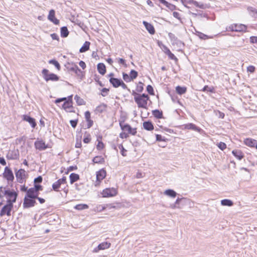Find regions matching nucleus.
I'll return each mask as SVG.
<instances>
[{"label": "nucleus", "mask_w": 257, "mask_h": 257, "mask_svg": "<svg viewBox=\"0 0 257 257\" xmlns=\"http://www.w3.org/2000/svg\"><path fill=\"white\" fill-rule=\"evenodd\" d=\"M106 176V172L102 169L96 173V182L95 184V186H97L99 185V182L102 180Z\"/></svg>", "instance_id": "4468645a"}, {"label": "nucleus", "mask_w": 257, "mask_h": 257, "mask_svg": "<svg viewBox=\"0 0 257 257\" xmlns=\"http://www.w3.org/2000/svg\"><path fill=\"white\" fill-rule=\"evenodd\" d=\"M187 91V87L186 86H181L178 85V94L182 95L185 93Z\"/></svg>", "instance_id": "58836bf2"}, {"label": "nucleus", "mask_w": 257, "mask_h": 257, "mask_svg": "<svg viewBox=\"0 0 257 257\" xmlns=\"http://www.w3.org/2000/svg\"><path fill=\"white\" fill-rule=\"evenodd\" d=\"M217 147L222 151L226 148V145L223 142H220L217 144Z\"/></svg>", "instance_id": "603ef678"}, {"label": "nucleus", "mask_w": 257, "mask_h": 257, "mask_svg": "<svg viewBox=\"0 0 257 257\" xmlns=\"http://www.w3.org/2000/svg\"><path fill=\"white\" fill-rule=\"evenodd\" d=\"M69 32L66 27H63L61 29V36L62 37L65 38L68 36Z\"/></svg>", "instance_id": "f704fd0d"}, {"label": "nucleus", "mask_w": 257, "mask_h": 257, "mask_svg": "<svg viewBox=\"0 0 257 257\" xmlns=\"http://www.w3.org/2000/svg\"><path fill=\"white\" fill-rule=\"evenodd\" d=\"M232 153L239 160H241L243 157L242 153L238 150H233Z\"/></svg>", "instance_id": "393cba45"}, {"label": "nucleus", "mask_w": 257, "mask_h": 257, "mask_svg": "<svg viewBox=\"0 0 257 257\" xmlns=\"http://www.w3.org/2000/svg\"><path fill=\"white\" fill-rule=\"evenodd\" d=\"M193 0H178V3L180 1L181 4L185 7H187V5L189 3H192Z\"/></svg>", "instance_id": "8fccbe9b"}, {"label": "nucleus", "mask_w": 257, "mask_h": 257, "mask_svg": "<svg viewBox=\"0 0 257 257\" xmlns=\"http://www.w3.org/2000/svg\"><path fill=\"white\" fill-rule=\"evenodd\" d=\"M34 145L36 149L40 151L44 150L48 148V146L42 140H37L35 142Z\"/></svg>", "instance_id": "f3484780"}, {"label": "nucleus", "mask_w": 257, "mask_h": 257, "mask_svg": "<svg viewBox=\"0 0 257 257\" xmlns=\"http://www.w3.org/2000/svg\"><path fill=\"white\" fill-rule=\"evenodd\" d=\"M42 181V177L41 176H39L36 178L34 180V183L37 184L38 183H41Z\"/></svg>", "instance_id": "338daca9"}, {"label": "nucleus", "mask_w": 257, "mask_h": 257, "mask_svg": "<svg viewBox=\"0 0 257 257\" xmlns=\"http://www.w3.org/2000/svg\"><path fill=\"white\" fill-rule=\"evenodd\" d=\"M6 197L8 203H11L13 204L16 200L17 194L16 192L9 190Z\"/></svg>", "instance_id": "6e6552de"}, {"label": "nucleus", "mask_w": 257, "mask_h": 257, "mask_svg": "<svg viewBox=\"0 0 257 257\" xmlns=\"http://www.w3.org/2000/svg\"><path fill=\"white\" fill-rule=\"evenodd\" d=\"M65 67L68 71L74 72L78 66L73 62H67L65 65Z\"/></svg>", "instance_id": "5701e85b"}, {"label": "nucleus", "mask_w": 257, "mask_h": 257, "mask_svg": "<svg viewBox=\"0 0 257 257\" xmlns=\"http://www.w3.org/2000/svg\"><path fill=\"white\" fill-rule=\"evenodd\" d=\"M149 97L148 95L145 94H137L135 96V100L137 103L139 107L146 108L147 106V102Z\"/></svg>", "instance_id": "f257e3e1"}, {"label": "nucleus", "mask_w": 257, "mask_h": 257, "mask_svg": "<svg viewBox=\"0 0 257 257\" xmlns=\"http://www.w3.org/2000/svg\"><path fill=\"white\" fill-rule=\"evenodd\" d=\"M85 117L86 120L90 119V113L89 111H87L85 112Z\"/></svg>", "instance_id": "774afa93"}, {"label": "nucleus", "mask_w": 257, "mask_h": 257, "mask_svg": "<svg viewBox=\"0 0 257 257\" xmlns=\"http://www.w3.org/2000/svg\"><path fill=\"white\" fill-rule=\"evenodd\" d=\"M88 207V205L84 204H78L74 207L76 209L79 210L87 209Z\"/></svg>", "instance_id": "79ce46f5"}, {"label": "nucleus", "mask_w": 257, "mask_h": 257, "mask_svg": "<svg viewBox=\"0 0 257 257\" xmlns=\"http://www.w3.org/2000/svg\"><path fill=\"white\" fill-rule=\"evenodd\" d=\"M63 108L67 111H72V95L68 97V100H65L63 105Z\"/></svg>", "instance_id": "9d476101"}, {"label": "nucleus", "mask_w": 257, "mask_h": 257, "mask_svg": "<svg viewBox=\"0 0 257 257\" xmlns=\"http://www.w3.org/2000/svg\"><path fill=\"white\" fill-rule=\"evenodd\" d=\"M36 201L34 200V198H29L28 197H25L23 206L24 207H30L34 206Z\"/></svg>", "instance_id": "2eb2a0df"}, {"label": "nucleus", "mask_w": 257, "mask_h": 257, "mask_svg": "<svg viewBox=\"0 0 257 257\" xmlns=\"http://www.w3.org/2000/svg\"><path fill=\"white\" fill-rule=\"evenodd\" d=\"M108 91H109V89H107L106 88H103L101 90V95L103 96H106L107 94Z\"/></svg>", "instance_id": "052dcab7"}, {"label": "nucleus", "mask_w": 257, "mask_h": 257, "mask_svg": "<svg viewBox=\"0 0 257 257\" xmlns=\"http://www.w3.org/2000/svg\"><path fill=\"white\" fill-rule=\"evenodd\" d=\"M110 243L108 242H103L99 244L96 247L94 248L93 252H97L100 250H104L109 248L110 246Z\"/></svg>", "instance_id": "f8f14e48"}, {"label": "nucleus", "mask_w": 257, "mask_h": 257, "mask_svg": "<svg viewBox=\"0 0 257 257\" xmlns=\"http://www.w3.org/2000/svg\"><path fill=\"white\" fill-rule=\"evenodd\" d=\"M34 189H35V190L37 192H38L40 190H42V187L41 185H37L36 184L35 185V187L33 188Z\"/></svg>", "instance_id": "680f3d73"}, {"label": "nucleus", "mask_w": 257, "mask_h": 257, "mask_svg": "<svg viewBox=\"0 0 257 257\" xmlns=\"http://www.w3.org/2000/svg\"><path fill=\"white\" fill-rule=\"evenodd\" d=\"M246 29V26L243 24H232L226 29L228 31L235 32H245Z\"/></svg>", "instance_id": "39448f33"}, {"label": "nucleus", "mask_w": 257, "mask_h": 257, "mask_svg": "<svg viewBox=\"0 0 257 257\" xmlns=\"http://www.w3.org/2000/svg\"><path fill=\"white\" fill-rule=\"evenodd\" d=\"M89 46H90V43L89 42L86 41L84 43L82 47L80 49V50H79L80 52L83 53V52H86V51H87L89 48Z\"/></svg>", "instance_id": "473e14b6"}, {"label": "nucleus", "mask_w": 257, "mask_h": 257, "mask_svg": "<svg viewBox=\"0 0 257 257\" xmlns=\"http://www.w3.org/2000/svg\"><path fill=\"white\" fill-rule=\"evenodd\" d=\"M118 148L120 150V153L121 155L123 156H126V150L123 148V146L122 145H119L118 146Z\"/></svg>", "instance_id": "de8ad7c7"}, {"label": "nucleus", "mask_w": 257, "mask_h": 257, "mask_svg": "<svg viewBox=\"0 0 257 257\" xmlns=\"http://www.w3.org/2000/svg\"><path fill=\"white\" fill-rule=\"evenodd\" d=\"M143 89H144V88H143V83L142 82H140L137 85V91L139 92H141L143 90Z\"/></svg>", "instance_id": "864d4df0"}, {"label": "nucleus", "mask_w": 257, "mask_h": 257, "mask_svg": "<svg viewBox=\"0 0 257 257\" xmlns=\"http://www.w3.org/2000/svg\"><path fill=\"white\" fill-rule=\"evenodd\" d=\"M221 204L223 206H231L233 203L229 199H225L221 201Z\"/></svg>", "instance_id": "72a5a7b5"}, {"label": "nucleus", "mask_w": 257, "mask_h": 257, "mask_svg": "<svg viewBox=\"0 0 257 257\" xmlns=\"http://www.w3.org/2000/svg\"><path fill=\"white\" fill-rule=\"evenodd\" d=\"M38 196V192H37L33 188H31L27 191L26 197L35 199Z\"/></svg>", "instance_id": "6ab92c4d"}, {"label": "nucleus", "mask_w": 257, "mask_h": 257, "mask_svg": "<svg viewBox=\"0 0 257 257\" xmlns=\"http://www.w3.org/2000/svg\"><path fill=\"white\" fill-rule=\"evenodd\" d=\"M119 137L121 139H126L128 137V135L126 132H124L120 134Z\"/></svg>", "instance_id": "0e129e2a"}, {"label": "nucleus", "mask_w": 257, "mask_h": 257, "mask_svg": "<svg viewBox=\"0 0 257 257\" xmlns=\"http://www.w3.org/2000/svg\"><path fill=\"white\" fill-rule=\"evenodd\" d=\"M79 175L75 174L72 173L70 175V183L73 184L74 182H76L79 179Z\"/></svg>", "instance_id": "c9c22d12"}, {"label": "nucleus", "mask_w": 257, "mask_h": 257, "mask_svg": "<svg viewBox=\"0 0 257 257\" xmlns=\"http://www.w3.org/2000/svg\"><path fill=\"white\" fill-rule=\"evenodd\" d=\"M147 90L148 92L150 94H154V90L152 86L150 85H149L147 86Z\"/></svg>", "instance_id": "6e6d98bb"}, {"label": "nucleus", "mask_w": 257, "mask_h": 257, "mask_svg": "<svg viewBox=\"0 0 257 257\" xmlns=\"http://www.w3.org/2000/svg\"><path fill=\"white\" fill-rule=\"evenodd\" d=\"M48 19L55 25L59 24V20L55 18V12L54 10H51L49 11Z\"/></svg>", "instance_id": "dca6fc26"}, {"label": "nucleus", "mask_w": 257, "mask_h": 257, "mask_svg": "<svg viewBox=\"0 0 257 257\" xmlns=\"http://www.w3.org/2000/svg\"><path fill=\"white\" fill-rule=\"evenodd\" d=\"M74 99L76 100V102L78 104V105H84L85 104L84 100L80 98L77 95L75 96Z\"/></svg>", "instance_id": "a19ab883"}, {"label": "nucleus", "mask_w": 257, "mask_h": 257, "mask_svg": "<svg viewBox=\"0 0 257 257\" xmlns=\"http://www.w3.org/2000/svg\"><path fill=\"white\" fill-rule=\"evenodd\" d=\"M117 59L118 60V62L119 64L123 65L125 67H127L125 60L123 59L122 58H118Z\"/></svg>", "instance_id": "bf43d9fd"}, {"label": "nucleus", "mask_w": 257, "mask_h": 257, "mask_svg": "<svg viewBox=\"0 0 257 257\" xmlns=\"http://www.w3.org/2000/svg\"><path fill=\"white\" fill-rule=\"evenodd\" d=\"M130 78L131 79V80H133L135 79H136L137 76H138V72L134 70H131V72H130Z\"/></svg>", "instance_id": "a18cd8bd"}, {"label": "nucleus", "mask_w": 257, "mask_h": 257, "mask_svg": "<svg viewBox=\"0 0 257 257\" xmlns=\"http://www.w3.org/2000/svg\"><path fill=\"white\" fill-rule=\"evenodd\" d=\"M196 34L200 39L203 40L213 38V37L208 36L200 32H196Z\"/></svg>", "instance_id": "4c0bfd02"}, {"label": "nucleus", "mask_w": 257, "mask_h": 257, "mask_svg": "<svg viewBox=\"0 0 257 257\" xmlns=\"http://www.w3.org/2000/svg\"><path fill=\"white\" fill-rule=\"evenodd\" d=\"M12 207L13 204H12V203H7V204L5 205L2 209L0 212L1 216H4L5 215H10Z\"/></svg>", "instance_id": "9b49d317"}, {"label": "nucleus", "mask_w": 257, "mask_h": 257, "mask_svg": "<svg viewBox=\"0 0 257 257\" xmlns=\"http://www.w3.org/2000/svg\"><path fill=\"white\" fill-rule=\"evenodd\" d=\"M70 124L71 125V126L73 127V128H75L77 125V120H71L70 121Z\"/></svg>", "instance_id": "69168bd1"}, {"label": "nucleus", "mask_w": 257, "mask_h": 257, "mask_svg": "<svg viewBox=\"0 0 257 257\" xmlns=\"http://www.w3.org/2000/svg\"><path fill=\"white\" fill-rule=\"evenodd\" d=\"M104 148V144L101 141H99L96 146V148L98 150H101Z\"/></svg>", "instance_id": "4d7b16f0"}, {"label": "nucleus", "mask_w": 257, "mask_h": 257, "mask_svg": "<svg viewBox=\"0 0 257 257\" xmlns=\"http://www.w3.org/2000/svg\"><path fill=\"white\" fill-rule=\"evenodd\" d=\"M4 177L8 180L13 181L14 179V176L12 170L8 168V167H6L5 169V172L4 173Z\"/></svg>", "instance_id": "ddd939ff"}, {"label": "nucleus", "mask_w": 257, "mask_h": 257, "mask_svg": "<svg viewBox=\"0 0 257 257\" xmlns=\"http://www.w3.org/2000/svg\"><path fill=\"white\" fill-rule=\"evenodd\" d=\"M23 120L28 122L33 128H34L36 125L35 119L30 116L27 115H23Z\"/></svg>", "instance_id": "412c9836"}, {"label": "nucleus", "mask_w": 257, "mask_h": 257, "mask_svg": "<svg viewBox=\"0 0 257 257\" xmlns=\"http://www.w3.org/2000/svg\"><path fill=\"white\" fill-rule=\"evenodd\" d=\"M93 162L96 164H103L104 159L102 156H96L93 158Z\"/></svg>", "instance_id": "7c9ffc66"}, {"label": "nucleus", "mask_w": 257, "mask_h": 257, "mask_svg": "<svg viewBox=\"0 0 257 257\" xmlns=\"http://www.w3.org/2000/svg\"><path fill=\"white\" fill-rule=\"evenodd\" d=\"M202 91H208V92H214V89L213 87H208V86L205 85L203 87Z\"/></svg>", "instance_id": "09e8293b"}, {"label": "nucleus", "mask_w": 257, "mask_h": 257, "mask_svg": "<svg viewBox=\"0 0 257 257\" xmlns=\"http://www.w3.org/2000/svg\"><path fill=\"white\" fill-rule=\"evenodd\" d=\"M122 76H123V80L124 81H125L126 82H130L131 81L130 76L128 75V74H127L125 73H123Z\"/></svg>", "instance_id": "3c124183"}, {"label": "nucleus", "mask_w": 257, "mask_h": 257, "mask_svg": "<svg viewBox=\"0 0 257 257\" xmlns=\"http://www.w3.org/2000/svg\"><path fill=\"white\" fill-rule=\"evenodd\" d=\"M248 11L249 12L250 15L255 19H257V9L253 7L248 8Z\"/></svg>", "instance_id": "2f4dec72"}, {"label": "nucleus", "mask_w": 257, "mask_h": 257, "mask_svg": "<svg viewBox=\"0 0 257 257\" xmlns=\"http://www.w3.org/2000/svg\"><path fill=\"white\" fill-rule=\"evenodd\" d=\"M107 105L104 103L101 104L96 107L95 112L96 113H101L105 110Z\"/></svg>", "instance_id": "cd10ccee"}, {"label": "nucleus", "mask_w": 257, "mask_h": 257, "mask_svg": "<svg viewBox=\"0 0 257 257\" xmlns=\"http://www.w3.org/2000/svg\"><path fill=\"white\" fill-rule=\"evenodd\" d=\"M97 70L100 74L104 75L106 72L105 66L103 63H99L97 65Z\"/></svg>", "instance_id": "bb28decb"}, {"label": "nucleus", "mask_w": 257, "mask_h": 257, "mask_svg": "<svg viewBox=\"0 0 257 257\" xmlns=\"http://www.w3.org/2000/svg\"><path fill=\"white\" fill-rule=\"evenodd\" d=\"M255 67L252 65H250L247 67V71L250 73H253L255 71Z\"/></svg>", "instance_id": "13d9d810"}, {"label": "nucleus", "mask_w": 257, "mask_h": 257, "mask_svg": "<svg viewBox=\"0 0 257 257\" xmlns=\"http://www.w3.org/2000/svg\"><path fill=\"white\" fill-rule=\"evenodd\" d=\"M181 129V130H192L195 131L200 132L201 130L200 128L197 126L195 124L192 123H189L187 124L181 125H178V130Z\"/></svg>", "instance_id": "0eeeda50"}, {"label": "nucleus", "mask_w": 257, "mask_h": 257, "mask_svg": "<svg viewBox=\"0 0 257 257\" xmlns=\"http://www.w3.org/2000/svg\"><path fill=\"white\" fill-rule=\"evenodd\" d=\"M256 142H257V141H256L255 140H253L252 139H249V138L246 139L244 140V144L246 146H247L248 147H254V145Z\"/></svg>", "instance_id": "b1692460"}, {"label": "nucleus", "mask_w": 257, "mask_h": 257, "mask_svg": "<svg viewBox=\"0 0 257 257\" xmlns=\"http://www.w3.org/2000/svg\"><path fill=\"white\" fill-rule=\"evenodd\" d=\"M144 128L148 131H151L154 129V126L152 122L150 121H145L143 123Z\"/></svg>", "instance_id": "c756f323"}, {"label": "nucleus", "mask_w": 257, "mask_h": 257, "mask_svg": "<svg viewBox=\"0 0 257 257\" xmlns=\"http://www.w3.org/2000/svg\"><path fill=\"white\" fill-rule=\"evenodd\" d=\"M42 74L46 81H48L49 80L56 81L59 80V77L57 75L54 73H49V71L47 69H43L42 71Z\"/></svg>", "instance_id": "7ed1b4c3"}, {"label": "nucleus", "mask_w": 257, "mask_h": 257, "mask_svg": "<svg viewBox=\"0 0 257 257\" xmlns=\"http://www.w3.org/2000/svg\"><path fill=\"white\" fill-rule=\"evenodd\" d=\"M117 193V190L114 188H106L101 193L103 197H113L115 196Z\"/></svg>", "instance_id": "423d86ee"}, {"label": "nucleus", "mask_w": 257, "mask_h": 257, "mask_svg": "<svg viewBox=\"0 0 257 257\" xmlns=\"http://www.w3.org/2000/svg\"><path fill=\"white\" fill-rule=\"evenodd\" d=\"M192 4H193L196 7H198V8H201V9H205V7L204 4H200L197 2L195 1H192Z\"/></svg>", "instance_id": "49530a36"}, {"label": "nucleus", "mask_w": 257, "mask_h": 257, "mask_svg": "<svg viewBox=\"0 0 257 257\" xmlns=\"http://www.w3.org/2000/svg\"><path fill=\"white\" fill-rule=\"evenodd\" d=\"M190 204L189 200L185 198H180L178 197V208H181L182 206Z\"/></svg>", "instance_id": "aec40b11"}, {"label": "nucleus", "mask_w": 257, "mask_h": 257, "mask_svg": "<svg viewBox=\"0 0 257 257\" xmlns=\"http://www.w3.org/2000/svg\"><path fill=\"white\" fill-rule=\"evenodd\" d=\"M109 82L115 88L121 86L123 89H127L126 85L120 79L110 77L109 79Z\"/></svg>", "instance_id": "20e7f679"}, {"label": "nucleus", "mask_w": 257, "mask_h": 257, "mask_svg": "<svg viewBox=\"0 0 257 257\" xmlns=\"http://www.w3.org/2000/svg\"><path fill=\"white\" fill-rule=\"evenodd\" d=\"M9 189H7L5 187H0V197H6Z\"/></svg>", "instance_id": "e433bc0d"}, {"label": "nucleus", "mask_w": 257, "mask_h": 257, "mask_svg": "<svg viewBox=\"0 0 257 257\" xmlns=\"http://www.w3.org/2000/svg\"><path fill=\"white\" fill-rule=\"evenodd\" d=\"M164 194L170 197L175 198L177 195V193L175 191L171 189H168L165 191Z\"/></svg>", "instance_id": "a878e982"}, {"label": "nucleus", "mask_w": 257, "mask_h": 257, "mask_svg": "<svg viewBox=\"0 0 257 257\" xmlns=\"http://www.w3.org/2000/svg\"><path fill=\"white\" fill-rule=\"evenodd\" d=\"M74 73L80 79H82L83 78V72H82V71L80 69H79L78 67H77V68H76V69L74 71Z\"/></svg>", "instance_id": "37998d69"}, {"label": "nucleus", "mask_w": 257, "mask_h": 257, "mask_svg": "<svg viewBox=\"0 0 257 257\" xmlns=\"http://www.w3.org/2000/svg\"><path fill=\"white\" fill-rule=\"evenodd\" d=\"M250 42L251 43H257V37L251 36L250 37Z\"/></svg>", "instance_id": "e2e57ef3"}, {"label": "nucleus", "mask_w": 257, "mask_h": 257, "mask_svg": "<svg viewBox=\"0 0 257 257\" xmlns=\"http://www.w3.org/2000/svg\"><path fill=\"white\" fill-rule=\"evenodd\" d=\"M26 172L24 169H20L18 171L16 172V177L17 179V181L20 183H22L26 178Z\"/></svg>", "instance_id": "1a4fd4ad"}, {"label": "nucleus", "mask_w": 257, "mask_h": 257, "mask_svg": "<svg viewBox=\"0 0 257 257\" xmlns=\"http://www.w3.org/2000/svg\"><path fill=\"white\" fill-rule=\"evenodd\" d=\"M119 125L121 129L128 134L132 135H135L137 134V129L136 128H132L129 124L124 123L123 119L119 120Z\"/></svg>", "instance_id": "f03ea898"}, {"label": "nucleus", "mask_w": 257, "mask_h": 257, "mask_svg": "<svg viewBox=\"0 0 257 257\" xmlns=\"http://www.w3.org/2000/svg\"><path fill=\"white\" fill-rule=\"evenodd\" d=\"M143 24L145 26L146 29L148 30V31L151 34H154L155 31L154 29V27L153 25H152L151 24L146 22H143Z\"/></svg>", "instance_id": "4be33fe9"}, {"label": "nucleus", "mask_w": 257, "mask_h": 257, "mask_svg": "<svg viewBox=\"0 0 257 257\" xmlns=\"http://www.w3.org/2000/svg\"><path fill=\"white\" fill-rule=\"evenodd\" d=\"M159 2L166 6L167 8H169V9L171 10H174L175 9V6L171 4H169L168 2L166 1L165 0H159Z\"/></svg>", "instance_id": "c85d7f7f"}, {"label": "nucleus", "mask_w": 257, "mask_h": 257, "mask_svg": "<svg viewBox=\"0 0 257 257\" xmlns=\"http://www.w3.org/2000/svg\"><path fill=\"white\" fill-rule=\"evenodd\" d=\"M152 113H153V114L154 115V116L156 118H161L163 116L162 112L159 110L156 109V110H153Z\"/></svg>", "instance_id": "ea45409f"}, {"label": "nucleus", "mask_w": 257, "mask_h": 257, "mask_svg": "<svg viewBox=\"0 0 257 257\" xmlns=\"http://www.w3.org/2000/svg\"><path fill=\"white\" fill-rule=\"evenodd\" d=\"M114 208L115 206L112 204H106L103 207V209L111 210V209H114Z\"/></svg>", "instance_id": "5fc2aeb1"}, {"label": "nucleus", "mask_w": 257, "mask_h": 257, "mask_svg": "<svg viewBox=\"0 0 257 257\" xmlns=\"http://www.w3.org/2000/svg\"><path fill=\"white\" fill-rule=\"evenodd\" d=\"M66 182V177H64L62 179L58 180L57 181L53 183L52 185L53 189L55 191H58V189L60 188V185L62 184H65Z\"/></svg>", "instance_id": "a211bd4d"}, {"label": "nucleus", "mask_w": 257, "mask_h": 257, "mask_svg": "<svg viewBox=\"0 0 257 257\" xmlns=\"http://www.w3.org/2000/svg\"><path fill=\"white\" fill-rule=\"evenodd\" d=\"M49 63L50 64L54 65L58 70H60V65L59 63L56 60H51L49 61Z\"/></svg>", "instance_id": "c03bdc74"}]
</instances>
